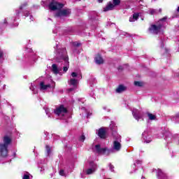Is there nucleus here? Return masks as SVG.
Segmentation results:
<instances>
[{"instance_id": "f257e3e1", "label": "nucleus", "mask_w": 179, "mask_h": 179, "mask_svg": "<svg viewBox=\"0 0 179 179\" xmlns=\"http://www.w3.org/2000/svg\"><path fill=\"white\" fill-rule=\"evenodd\" d=\"M55 51V58L57 62H61V66H58L57 64H54L52 65V71L55 75H58V73H61V71L64 73L68 72V69H69V57H68V52H66V49L65 48L59 47V45L57 43L56 46L54 48Z\"/></svg>"}, {"instance_id": "f03ea898", "label": "nucleus", "mask_w": 179, "mask_h": 179, "mask_svg": "<svg viewBox=\"0 0 179 179\" xmlns=\"http://www.w3.org/2000/svg\"><path fill=\"white\" fill-rule=\"evenodd\" d=\"M115 140L113 142L112 148L109 150L107 148H101L100 145H96L93 148V151L98 155H104L105 156H108L110 153H115V152H120L122 145H121V136L117 135L114 136Z\"/></svg>"}, {"instance_id": "7ed1b4c3", "label": "nucleus", "mask_w": 179, "mask_h": 179, "mask_svg": "<svg viewBox=\"0 0 179 179\" xmlns=\"http://www.w3.org/2000/svg\"><path fill=\"white\" fill-rule=\"evenodd\" d=\"M64 8V4L57 2L55 0H51L49 4V9L50 10H57L55 17H62V16H68L71 13V10L69 9H62Z\"/></svg>"}, {"instance_id": "20e7f679", "label": "nucleus", "mask_w": 179, "mask_h": 179, "mask_svg": "<svg viewBox=\"0 0 179 179\" xmlns=\"http://www.w3.org/2000/svg\"><path fill=\"white\" fill-rule=\"evenodd\" d=\"M166 26V17L159 20L156 24H152L149 28L151 34H163Z\"/></svg>"}, {"instance_id": "39448f33", "label": "nucleus", "mask_w": 179, "mask_h": 179, "mask_svg": "<svg viewBox=\"0 0 179 179\" xmlns=\"http://www.w3.org/2000/svg\"><path fill=\"white\" fill-rule=\"evenodd\" d=\"M3 143H0V155L2 157H6L8 156V147L10 145L12 140L8 136L3 137Z\"/></svg>"}, {"instance_id": "423d86ee", "label": "nucleus", "mask_w": 179, "mask_h": 179, "mask_svg": "<svg viewBox=\"0 0 179 179\" xmlns=\"http://www.w3.org/2000/svg\"><path fill=\"white\" fill-rule=\"evenodd\" d=\"M54 113L57 115L60 120H65V115L68 114V110L62 105L54 110Z\"/></svg>"}, {"instance_id": "0eeeda50", "label": "nucleus", "mask_w": 179, "mask_h": 179, "mask_svg": "<svg viewBox=\"0 0 179 179\" xmlns=\"http://www.w3.org/2000/svg\"><path fill=\"white\" fill-rule=\"evenodd\" d=\"M133 117L136 120V121H139L142 120L143 121V113L138 109L134 108L132 110Z\"/></svg>"}, {"instance_id": "6e6552de", "label": "nucleus", "mask_w": 179, "mask_h": 179, "mask_svg": "<svg viewBox=\"0 0 179 179\" xmlns=\"http://www.w3.org/2000/svg\"><path fill=\"white\" fill-rule=\"evenodd\" d=\"M25 6H27V3H24V4L21 5L20 7V9L15 10V13H16L17 17H16V18L13 19L14 25H15V27H17V26H19V23L15 22L16 19H19V15L20 14V12H22L23 10V9L25 8Z\"/></svg>"}, {"instance_id": "1a4fd4ad", "label": "nucleus", "mask_w": 179, "mask_h": 179, "mask_svg": "<svg viewBox=\"0 0 179 179\" xmlns=\"http://www.w3.org/2000/svg\"><path fill=\"white\" fill-rule=\"evenodd\" d=\"M69 85V86H72L71 88L69 89V92H73V90L78 87V79L70 78Z\"/></svg>"}, {"instance_id": "9d476101", "label": "nucleus", "mask_w": 179, "mask_h": 179, "mask_svg": "<svg viewBox=\"0 0 179 179\" xmlns=\"http://www.w3.org/2000/svg\"><path fill=\"white\" fill-rule=\"evenodd\" d=\"M97 170V164H96L94 162H90V168L87 169L86 173L88 175L93 174L94 171Z\"/></svg>"}, {"instance_id": "9b49d317", "label": "nucleus", "mask_w": 179, "mask_h": 179, "mask_svg": "<svg viewBox=\"0 0 179 179\" xmlns=\"http://www.w3.org/2000/svg\"><path fill=\"white\" fill-rule=\"evenodd\" d=\"M39 89L41 92H47V90H49V89H51V85L50 84L45 85L44 82H41L39 85Z\"/></svg>"}, {"instance_id": "f8f14e48", "label": "nucleus", "mask_w": 179, "mask_h": 179, "mask_svg": "<svg viewBox=\"0 0 179 179\" xmlns=\"http://www.w3.org/2000/svg\"><path fill=\"white\" fill-rule=\"evenodd\" d=\"M155 171H157V176L159 179H167V175H166L164 172L162 171L161 169H155Z\"/></svg>"}, {"instance_id": "ddd939ff", "label": "nucleus", "mask_w": 179, "mask_h": 179, "mask_svg": "<svg viewBox=\"0 0 179 179\" xmlns=\"http://www.w3.org/2000/svg\"><path fill=\"white\" fill-rule=\"evenodd\" d=\"M114 9V4L112 2H109L105 8H103V12H108V10H113Z\"/></svg>"}, {"instance_id": "4468645a", "label": "nucleus", "mask_w": 179, "mask_h": 179, "mask_svg": "<svg viewBox=\"0 0 179 179\" xmlns=\"http://www.w3.org/2000/svg\"><path fill=\"white\" fill-rule=\"evenodd\" d=\"M98 136L99 138L104 139L106 138V130L103 128H101L98 131Z\"/></svg>"}, {"instance_id": "2eb2a0df", "label": "nucleus", "mask_w": 179, "mask_h": 179, "mask_svg": "<svg viewBox=\"0 0 179 179\" xmlns=\"http://www.w3.org/2000/svg\"><path fill=\"white\" fill-rule=\"evenodd\" d=\"M94 59H95L96 64H98V65H100L101 64H103L104 62L103 57H101L100 55H97L95 57Z\"/></svg>"}, {"instance_id": "dca6fc26", "label": "nucleus", "mask_w": 179, "mask_h": 179, "mask_svg": "<svg viewBox=\"0 0 179 179\" xmlns=\"http://www.w3.org/2000/svg\"><path fill=\"white\" fill-rule=\"evenodd\" d=\"M139 18V13H134L131 17H129V22H136Z\"/></svg>"}, {"instance_id": "f3484780", "label": "nucleus", "mask_w": 179, "mask_h": 179, "mask_svg": "<svg viewBox=\"0 0 179 179\" xmlns=\"http://www.w3.org/2000/svg\"><path fill=\"white\" fill-rule=\"evenodd\" d=\"M150 15H157L158 13H162V8H159V10L156 9L151 8L148 10Z\"/></svg>"}, {"instance_id": "a211bd4d", "label": "nucleus", "mask_w": 179, "mask_h": 179, "mask_svg": "<svg viewBox=\"0 0 179 179\" xmlns=\"http://www.w3.org/2000/svg\"><path fill=\"white\" fill-rule=\"evenodd\" d=\"M71 44L73 45V52H76V54H79V51H76V50H75V48H76V47H80V43L78 42V41H75V42H73Z\"/></svg>"}, {"instance_id": "6ab92c4d", "label": "nucleus", "mask_w": 179, "mask_h": 179, "mask_svg": "<svg viewBox=\"0 0 179 179\" xmlns=\"http://www.w3.org/2000/svg\"><path fill=\"white\" fill-rule=\"evenodd\" d=\"M125 90H127V87L122 85H120L116 89V93H122V92H125Z\"/></svg>"}, {"instance_id": "aec40b11", "label": "nucleus", "mask_w": 179, "mask_h": 179, "mask_svg": "<svg viewBox=\"0 0 179 179\" xmlns=\"http://www.w3.org/2000/svg\"><path fill=\"white\" fill-rule=\"evenodd\" d=\"M45 111L46 113V115L48 116L49 118H51V117H52V113H54V110L48 108H46L45 109Z\"/></svg>"}, {"instance_id": "412c9836", "label": "nucleus", "mask_w": 179, "mask_h": 179, "mask_svg": "<svg viewBox=\"0 0 179 179\" xmlns=\"http://www.w3.org/2000/svg\"><path fill=\"white\" fill-rule=\"evenodd\" d=\"M75 78L76 79H82V76L78 75L76 72L71 73V78L75 79Z\"/></svg>"}, {"instance_id": "4be33fe9", "label": "nucleus", "mask_w": 179, "mask_h": 179, "mask_svg": "<svg viewBox=\"0 0 179 179\" xmlns=\"http://www.w3.org/2000/svg\"><path fill=\"white\" fill-rule=\"evenodd\" d=\"M147 115H148L149 120H150L151 121H153V120H156V115H153L150 113H147Z\"/></svg>"}, {"instance_id": "5701e85b", "label": "nucleus", "mask_w": 179, "mask_h": 179, "mask_svg": "<svg viewBox=\"0 0 179 179\" xmlns=\"http://www.w3.org/2000/svg\"><path fill=\"white\" fill-rule=\"evenodd\" d=\"M164 136H165V139H167V138H169L171 136V133L169 130H165V131L163 132Z\"/></svg>"}, {"instance_id": "b1692460", "label": "nucleus", "mask_w": 179, "mask_h": 179, "mask_svg": "<svg viewBox=\"0 0 179 179\" xmlns=\"http://www.w3.org/2000/svg\"><path fill=\"white\" fill-rule=\"evenodd\" d=\"M146 131H144L143 133V138L144 139V142H145L146 143H150L152 140H148V137H146Z\"/></svg>"}, {"instance_id": "393cba45", "label": "nucleus", "mask_w": 179, "mask_h": 179, "mask_svg": "<svg viewBox=\"0 0 179 179\" xmlns=\"http://www.w3.org/2000/svg\"><path fill=\"white\" fill-rule=\"evenodd\" d=\"M142 164V161L136 160L133 166V169H135V167H137V166H141Z\"/></svg>"}, {"instance_id": "a878e982", "label": "nucleus", "mask_w": 179, "mask_h": 179, "mask_svg": "<svg viewBox=\"0 0 179 179\" xmlns=\"http://www.w3.org/2000/svg\"><path fill=\"white\" fill-rule=\"evenodd\" d=\"M112 3H113L114 8H115V6H118V5H120V3H121V1H120V0H113Z\"/></svg>"}, {"instance_id": "bb28decb", "label": "nucleus", "mask_w": 179, "mask_h": 179, "mask_svg": "<svg viewBox=\"0 0 179 179\" xmlns=\"http://www.w3.org/2000/svg\"><path fill=\"white\" fill-rule=\"evenodd\" d=\"M81 110H83V111H85V113H87V118H89L90 115H92V113H90V112H87L85 107L81 108Z\"/></svg>"}, {"instance_id": "cd10ccee", "label": "nucleus", "mask_w": 179, "mask_h": 179, "mask_svg": "<svg viewBox=\"0 0 179 179\" xmlns=\"http://www.w3.org/2000/svg\"><path fill=\"white\" fill-rule=\"evenodd\" d=\"M89 83L90 85V86H92L94 85L95 83H96V79L93 78H91L90 80H89Z\"/></svg>"}, {"instance_id": "c85d7f7f", "label": "nucleus", "mask_w": 179, "mask_h": 179, "mask_svg": "<svg viewBox=\"0 0 179 179\" xmlns=\"http://www.w3.org/2000/svg\"><path fill=\"white\" fill-rule=\"evenodd\" d=\"M45 149H46L48 156H50V155H51V148H50V146L48 145H46Z\"/></svg>"}, {"instance_id": "c756f323", "label": "nucleus", "mask_w": 179, "mask_h": 179, "mask_svg": "<svg viewBox=\"0 0 179 179\" xmlns=\"http://www.w3.org/2000/svg\"><path fill=\"white\" fill-rule=\"evenodd\" d=\"M22 179H30V173H29L28 172L24 173Z\"/></svg>"}, {"instance_id": "7c9ffc66", "label": "nucleus", "mask_w": 179, "mask_h": 179, "mask_svg": "<svg viewBox=\"0 0 179 179\" xmlns=\"http://www.w3.org/2000/svg\"><path fill=\"white\" fill-rule=\"evenodd\" d=\"M134 85H135V86H138L139 87L143 86V83H142V82H139V81L134 82Z\"/></svg>"}, {"instance_id": "2f4dec72", "label": "nucleus", "mask_w": 179, "mask_h": 179, "mask_svg": "<svg viewBox=\"0 0 179 179\" xmlns=\"http://www.w3.org/2000/svg\"><path fill=\"white\" fill-rule=\"evenodd\" d=\"M6 23H8V20L5 19L4 22L3 24H0V29H2V27H5L6 26Z\"/></svg>"}, {"instance_id": "473e14b6", "label": "nucleus", "mask_w": 179, "mask_h": 179, "mask_svg": "<svg viewBox=\"0 0 179 179\" xmlns=\"http://www.w3.org/2000/svg\"><path fill=\"white\" fill-rule=\"evenodd\" d=\"M110 128L113 132H115V129H117V127L113 124L110 125Z\"/></svg>"}, {"instance_id": "72a5a7b5", "label": "nucleus", "mask_w": 179, "mask_h": 179, "mask_svg": "<svg viewBox=\"0 0 179 179\" xmlns=\"http://www.w3.org/2000/svg\"><path fill=\"white\" fill-rule=\"evenodd\" d=\"M30 90H32V92H34V94H37V91L34 90V87L33 86V84H31V85L29 87Z\"/></svg>"}, {"instance_id": "f704fd0d", "label": "nucleus", "mask_w": 179, "mask_h": 179, "mask_svg": "<svg viewBox=\"0 0 179 179\" xmlns=\"http://www.w3.org/2000/svg\"><path fill=\"white\" fill-rule=\"evenodd\" d=\"M59 175H60V176H62L63 177L65 176H66V174H65V171H64V169H61V170L59 171Z\"/></svg>"}, {"instance_id": "c9c22d12", "label": "nucleus", "mask_w": 179, "mask_h": 179, "mask_svg": "<svg viewBox=\"0 0 179 179\" xmlns=\"http://www.w3.org/2000/svg\"><path fill=\"white\" fill-rule=\"evenodd\" d=\"M85 139H86V137H85L84 135H82L80 137V141L81 142H84L85 141Z\"/></svg>"}, {"instance_id": "e433bc0d", "label": "nucleus", "mask_w": 179, "mask_h": 179, "mask_svg": "<svg viewBox=\"0 0 179 179\" xmlns=\"http://www.w3.org/2000/svg\"><path fill=\"white\" fill-rule=\"evenodd\" d=\"M109 169L110 171H114V166H113L111 164H109Z\"/></svg>"}, {"instance_id": "4c0bfd02", "label": "nucleus", "mask_w": 179, "mask_h": 179, "mask_svg": "<svg viewBox=\"0 0 179 179\" xmlns=\"http://www.w3.org/2000/svg\"><path fill=\"white\" fill-rule=\"evenodd\" d=\"M29 15H30V13H29V11H25L24 13V16H25L26 17H27V16H29Z\"/></svg>"}, {"instance_id": "58836bf2", "label": "nucleus", "mask_w": 179, "mask_h": 179, "mask_svg": "<svg viewBox=\"0 0 179 179\" xmlns=\"http://www.w3.org/2000/svg\"><path fill=\"white\" fill-rule=\"evenodd\" d=\"M3 56V51L0 50V58H2Z\"/></svg>"}, {"instance_id": "ea45409f", "label": "nucleus", "mask_w": 179, "mask_h": 179, "mask_svg": "<svg viewBox=\"0 0 179 179\" xmlns=\"http://www.w3.org/2000/svg\"><path fill=\"white\" fill-rule=\"evenodd\" d=\"M160 47H161V48H164V43H163V41H161Z\"/></svg>"}, {"instance_id": "a19ab883", "label": "nucleus", "mask_w": 179, "mask_h": 179, "mask_svg": "<svg viewBox=\"0 0 179 179\" xmlns=\"http://www.w3.org/2000/svg\"><path fill=\"white\" fill-rule=\"evenodd\" d=\"M118 69L119 71H122L124 69V66H120Z\"/></svg>"}, {"instance_id": "79ce46f5", "label": "nucleus", "mask_w": 179, "mask_h": 179, "mask_svg": "<svg viewBox=\"0 0 179 179\" xmlns=\"http://www.w3.org/2000/svg\"><path fill=\"white\" fill-rule=\"evenodd\" d=\"M29 19H30L31 21H33L34 18L33 17V16L30 15Z\"/></svg>"}, {"instance_id": "37998d69", "label": "nucleus", "mask_w": 179, "mask_h": 179, "mask_svg": "<svg viewBox=\"0 0 179 179\" xmlns=\"http://www.w3.org/2000/svg\"><path fill=\"white\" fill-rule=\"evenodd\" d=\"M92 20H96V17H91Z\"/></svg>"}, {"instance_id": "c03bdc74", "label": "nucleus", "mask_w": 179, "mask_h": 179, "mask_svg": "<svg viewBox=\"0 0 179 179\" xmlns=\"http://www.w3.org/2000/svg\"><path fill=\"white\" fill-rule=\"evenodd\" d=\"M97 1H98L99 3H101V2H103V0H97Z\"/></svg>"}, {"instance_id": "a18cd8bd", "label": "nucleus", "mask_w": 179, "mask_h": 179, "mask_svg": "<svg viewBox=\"0 0 179 179\" xmlns=\"http://www.w3.org/2000/svg\"><path fill=\"white\" fill-rule=\"evenodd\" d=\"M79 100V101H81V103H83V99H78Z\"/></svg>"}, {"instance_id": "49530a36", "label": "nucleus", "mask_w": 179, "mask_h": 179, "mask_svg": "<svg viewBox=\"0 0 179 179\" xmlns=\"http://www.w3.org/2000/svg\"><path fill=\"white\" fill-rule=\"evenodd\" d=\"M94 15H95V16H97V14L96 13H93Z\"/></svg>"}, {"instance_id": "de8ad7c7", "label": "nucleus", "mask_w": 179, "mask_h": 179, "mask_svg": "<svg viewBox=\"0 0 179 179\" xmlns=\"http://www.w3.org/2000/svg\"><path fill=\"white\" fill-rule=\"evenodd\" d=\"M29 52H31V49H29Z\"/></svg>"}, {"instance_id": "09e8293b", "label": "nucleus", "mask_w": 179, "mask_h": 179, "mask_svg": "<svg viewBox=\"0 0 179 179\" xmlns=\"http://www.w3.org/2000/svg\"><path fill=\"white\" fill-rule=\"evenodd\" d=\"M42 3H45V2H44V1H42Z\"/></svg>"}, {"instance_id": "8fccbe9b", "label": "nucleus", "mask_w": 179, "mask_h": 179, "mask_svg": "<svg viewBox=\"0 0 179 179\" xmlns=\"http://www.w3.org/2000/svg\"><path fill=\"white\" fill-rule=\"evenodd\" d=\"M165 51H167V49H165Z\"/></svg>"}, {"instance_id": "3c124183", "label": "nucleus", "mask_w": 179, "mask_h": 179, "mask_svg": "<svg viewBox=\"0 0 179 179\" xmlns=\"http://www.w3.org/2000/svg\"><path fill=\"white\" fill-rule=\"evenodd\" d=\"M103 110H106V108H103Z\"/></svg>"}]
</instances>
